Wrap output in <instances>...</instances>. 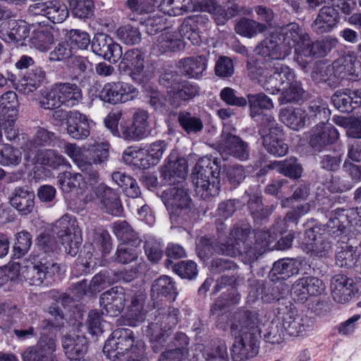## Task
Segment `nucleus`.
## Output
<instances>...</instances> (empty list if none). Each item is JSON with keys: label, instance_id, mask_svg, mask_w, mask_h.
Returning <instances> with one entry per match:
<instances>
[{"label": "nucleus", "instance_id": "obj_55", "mask_svg": "<svg viewBox=\"0 0 361 361\" xmlns=\"http://www.w3.org/2000/svg\"><path fill=\"white\" fill-rule=\"evenodd\" d=\"M223 246H225L224 243L207 237H202L197 245V253L202 261H205L213 255L214 252L219 255H222L220 251L224 250L222 247Z\"/></svg>", "mask_w": 361, "mask_h": 361}, {"label": "nucleus", "instance_id": "obj_58", "mask_svg": "<svg viewBox=\"0 0 361 361\" xmlns=\"http://www.w3.org/2000/svg\"><path fill=\"white\" fill-rule=\"evenodd\" d=\"M344 210L337 209L330 214L329 220L326 224V229L329 235L337 237L345 231V223L347 221Z\"/></svg>", "mask_w": 361, "mask_h": 361}, {"label": "nucleus", "instance_id": "obj_61", "mask_svg": "<svg viewBox=\"0 0 361 361\" xmlns=\"http://www.w3.org/2000/svg\"><path fill=\"white\" fill-rule=\"evenodd\" d=\"M312 40L307 33L298 47L295 49V61L302 68H305L309 61H312Z\"/></svg>", "mask_w": 361, "mask_h": 361}, {"label": "nucleus", "instance_id": "obj_21", "mask_svg": "<svg viewBox=\"0 0 361 361\" xmlns=\"http://www.w3.org/2000/svg\"><path fill=\"white\" fill-rule=\"evenodd\" d=\"M63 352L70 361H80L87 351V342L84 336L67 333L61 337Z\"/></svg>", "mask_w": 361, "mask_h": 361}, {"label": "nucleus", "instance_id": "obj_43", "mask_svg": "<svg viewBox=\"0 0 361 361\" xmlns=\"http://www.w3.org/2000/svg\"><path fill=\"white\" fill-rule=\"evenodd\" d=\"M306 114L308 124L316 123V126L326 124L331 115L327 106L319 100L311 101L308 104Z\"/></svg>", "mask_w": 361, "mask_h": 361}, {"label": "nucleus", "instance_id": "obj_8", "mask_svg": "<svg viewBox=\"0 0 361 361\" xmlns=\"http://www.w3.org/2000/svg\"><path fill=\"white\" fill-rule=\"evenodd\" d=\"M137 94V89L132 84L117 81L106 83L99 92V97L106 103L118 104L133 100Z\"/></svg>", "mask_w": 361, "mask_h": 361}, {"label": "nucleus", "instance_id": "obj_40", "mask_svg": "<svg viewBox=\"0 0 361 361\" xmlns=\"http://www.w3.org/2000/svg\"><path fill=\"white\" fill-rule=\"evenodd\" d=\"M311 209V204L308 202L300 204L288 211L283 219L278 218L275 220L274 228H276L278 233L285 232L290 225L296 226L299 219L307 214Z\"/></svg>", "mask_w": 361, "mask_h": 361}, {"label": "nucleus", "instance_id": "obj_11", "mask_svg": "<svg viewBox=\"0 0 361 361\" xmlns=\"http://www.w3.org/2000/svg\"><path fill=\"white\" fill-rule=\"evenodd\" d=\"M54 134L44 128H39L35 137L27 140L21 147L24 152L25 159L32 163L39 162L42 156L41 148L51 146Z\"/></svg>", "mask_w": 361, "mask_h": 361}, {"label": "nucleus", "instance_id": "obj_9", "mask_svg": "<svg viewBox=\"0 0 361 361\" xmlns=\"http://www.w3.org/2000/svg\"><path fill=\"white\" fill-rule=\"evenodd\" d=\"M259 320L256 312L250 310H240L234 315L231 325V332L233 336H240L259 340L261 330Z\"/></svg>", "mask_w": 361, "mask_h": 361}, {"label": "nucleus", "instance_id": "obj_48", "mask_svg": "<svg viewBox=\"0 0 361 361\" xmlns=\"http://www.w3.org/2000/svg\"><path fill=\"white\" fill-rule=\"evenodd\" d=\"M113 232L123 244H128L137 247L141 243L138 234L132 226L125 220L117 221L112 225Z\"/></svg>", "mask_w": 361, "mask_h": 361}, {"label": "nucleus", "instance_id": "obj_10", "mask_svg": "<svg viewBox=\"0 0 361 361\" xmlns=\"http://www.w3.org/2000/svg\"><path fill=\"white\" fill-rule=\"evenodd\" d=\"M322 231V228L316 225L305 231V242L302 248L312 257H326L331 250V242L324 233H321Z\"/></svg>", "mask_w": 361, "mask_h": 361}, {"label": "nucleus", "instance_id": "obj_64", "mask_svg": "<svg viewBox=\"0 0 361 361\" xmlns=\"http://www.w3.org/2000/svg\"><path fill=\"white\" fill-rule=\"evenodd\" d=\"M116 276L114 271L110 269L102 270L92 279L89 283V290L91 293L99 292L106 286L115 283Z\"/></svg>", "mask_w": 361, "mask_h": 361}, {"label": "nucleus", "instance_id": "obj_52", "mask_svg": "<svg viewBox=\"0 0 361 361\" xmlns=\"http://www.w3.org/2000/svg\"><path fill=\"white\" fill-rule=\"evenodd\" d=\"M112 180L121 188L126 196L137 198L141 195V191L137 181L132 176L116 171L111 175Z\"/></svg>", "mask_w": 361, "mask_h": 361}, {"label": "nucleus", "instance_id": "obj_34", "mask_svg": "<svg viewBox=\"0 0 361 361\" xmlns=\"http://www.w3.org/2000/svg\"><path fill=\"white\" fill-rule=\"evenodd\" d=\"M331 101L340 111L350 113L361 104V97L349 89H341L334 92Z\"/></svg>", "mask_w": 361, "mask_h": 361}, {"label": "nucleus", "instance_id": "obj_24", "mask_svg": "<svg viewBox=\"0 0 361 361\" xmlns=\"http://www.w3.org/2000/svg\"><path fill=\"white\" fill-rule=\"evenodd\" d=\"M35 200V192L22 186L16 187L8 196L10 204L21 215H27L32 212Z\"/></svg>", "mask_w": 361, "mask_h": 361}, {"label": "nucleus", "instance_id": "obj_16", "mask_svg": "<svg viewBox=\"0 0 361 361\" xmlns=\"http://www.w3.org/2000/svg\"><path fill=\"white\" fill-rule=\"evenodd\" d=\"M129 293L121 286H114L101 294L99 302L106 313L111 317L118 316L124 309Z\"/></svg>", "mask_w": 361, "mask_h": 361}, {"label": "nucleus", "instance_id": "obj_15", "mask_svg": "<svg viewBox=\"0 0 361 361\" xmlns=\"http://www.w3.org/2000/svg\"><path fill=\"white\" fill-rule=\"evenodd\" d=\"M295 74L293 70L286 66L276 63L273 71L264 80L262 87L270 94H277L284 90L293 82Z\"/></svg>", "mask_w": 361, "mask_h": 361}, {"label": "nucleus", "instance_id": "obj_46", "mask_svg": "<svg viewBox=\"0 0 361 361\" xmlns=\"http://www.w3.org/2000/svg\"><path fill=\"white\" fill-rule=\"evenodd\" d=\"M357 250L353 245L342 242L337 246L335 261L336 264L341 268H356L357 264Z\"/></svg>", "mask_w": 361, "mask_h": 361}, {"label": "nucleus", "instance_id": "obj_38", "mask_svg": "<svg viewBox=\"0 0 361 361\" xmlns=\"http://www.w3.org/2000/svg\"><path fill=\"white\" fill-rule=\"evenodd\" d=\"M178 67L182 75L197 79L207 68V59L204 56L186 57L179 61Z\"/></svg>", "mask_w": 361, "mask_h": 361}, {"label": "nucleus", "instance_id": "obj_30", "mask_svg": "<svg viewBox=\"0 0 361 361\" xmlns=\"http://www.w3.org/2000/svg\"><path fill=\"white\" fill-rule=\"evenodd\" d=\"M187 173V161L183 157H179L168 161L161 169V177L169 185L183 184Z\"/></svg>", "mask_w": 361, "mask_h": 361}, {"label": "nucleus", "instance_id": "obj_12", "mask_svg": "<svg viewBox=\"0 0 361 361\" xmlns=\"http://www.w3.org/2000/svg\"><path fill=\"white\" fill-rule=\"evenodd\" d=\"M93 53L102 57L110 63H116L122 56V48L115 42L109 35L97 33L91 43Z\"/></svg>", "mask_w": 361, "mask_h": 361}, {"label": "nucleus", "instance_id": "obj_39", "mask_svg": "<svg viewBox=\"0 0 361 361\" xmlns=\"http://www.w3.org/2000/svg\"><path fill=\"white\" fill-rule=\"evenodd\" d=\"M18 106V96L15 92L8 91L2 94L0 97V122L8 121L12 123L16 121Z\"/></svg>", "mask_w": 361, "mask_h": 361}, {"label": "nucleus", "instance_id": "obj_35", "mask_svg": "<svg viewBox=\"0 0 361 361\" xmlns=\"http://www.w3.org/2000/svg\"><path fill=\"white\" fill-rule=\"evenodd\" d=\"M30 35V29L24 21L13 20L8 26L0 25V38L6 42H19Z\"/></svg>", "mask_w": 361, "mask_h": 361}, {"label": "nucleus", "instance_id": "obj_25", "mask_svg": "<svg viewBox=\"0 0 361 361\" xmlns=\"http://www.w3.org/2000/svg\"><path fill=\"white\" fill-rule=\"evenodd\" d=\"M340 15L337 9L330 6H324L311 25L312 30L317 35L330 32L337 26Z\"/></svg>", "mask_w": 361, "mask_h": 361}, {"label": "nucleus", "instance_id": "obj_19", "mask_svg": "<svg viewBox=\"0 0 361 361\" xmlns=\"http://www.w3.org/2000/svg\"><path fill=\"white\" fill-rule=\"evenodd\" d=\"M361 66L360 61L353 54H348L334 61L331 66H328L326 71L332 73L338 79L352 80L357 77V69Z\"/></svg>", "mask_w": 361, "mask_h": 361}, {"label": "nucleus", "instance_id": "obj_36", "mask_svg": "<svg viewBox=\"0 0 361 361\" xmlns=\"http://www.w3.org/2000/svg\"><path fill=\"white\" fill-rule=\"evenodd\" d=\"M67 133L77 140L87 137L90 135V126L87 116L78 111H71L67 122Z\"/></svg>", "mask_w": 361, "mask_h": 361}, {"label": "nucleus", "instance_id": "obj_26", "mask_svg": "<svg viewBox=\"0 0 361 361\" xmlns=\"http://www.w3.org/2000/svg\"><path fill=\"white\" fill-rule=\"evenodd\" d=\"M338 137L337 129L331 124L315 126L310 137V145L315 151L319 152L336 143Z\"/></svg>", "mask_w": 361, "mask_h": 361}, {"label": "nucleus", "instance_id": "obj_7", "mask_svg": "<svg viewBox=\"0 0 361 361\" xmlns=\"http://www.w3.org/2000/svg\"><path fill=\"white\" fill-rule=\"evenodd\" d=\"M145 54L140 49L127 50L120 58L118 68L120 73L129 75L137 84H145L149 76L145 70Z\"/></svg>", "mask_w": 361, "mask_h": 361}, {"label": "nucleus", "instance_id": "obj_13", "mask_svg": "<svg viewBox=\"0 0 361 361\" xmlns=\"http://www.w3.org/2000/svg\"><path fill=\"white\" fill-rule=\"evenodd\" d=\"M94 192L103 212L113 216L121 215L123 206L117 190L104 183H100L95 187Z\"/></svg>", "mask_w": 361, "mask_h": 361}, {"label": "nucleus", "instance_id": "obj_31", "mask_svg": "<svg viewBox=\"0 0 361 361\" xmlns=\"http://www.w3.org/2000/svg\"><path fill=\"white\" fill-rule=\"evenodd\" d=\"M37 8L36 11H33L35 13L33 16H44L53 23H61L68 16L67 6L60 1L49 0L37 6Z\"/></svg>", "mask_w": 361, "mask_h": 361}, {"label": "nucleus", "instance_id": "obj_3", "mask_svg": "<svg viewBox=\"0 0 361 361\" xmlns=\"http://www.w3.org/2000/svg\"><path fill=\"white\" fill-rule=\"evenodd\" d=\"M221 161L218 158L203 157L197 162L192 173L195 191L203 200L216 197L220 192Z\"/></svg>", "mask_w": 361, "mask_h": 361}, {"label": "nucleus", "instance_id": "obj_6", "mask_svg": "<svg viewBox=\"0 0 361 361\" xmlns=\"http://www.w3.org/2000/svg\"><path fill=\"white\" fill-rule=\"evenodd\" d=\"M275 312L282 320L284 331L291 336L302 335L314 329V318L306 314H298L295 307L290 301L279 302Z\"/></svg>", "mask_w": 361, "mask_h": 361}, {"label": "nucleus", "instance_id": "obj_27", "mask_svg": "<svg viewBox=\"0 0 361 361\" xmlns=\"http://www.w3.org/2000/svg\"><path fill=\"white\" fill-rule=\"evenodd\" d=\"M59 271V265L54 262H46L26 266L22 269L21 279L30 285L39 286L51 271L54 273Z\"/></svg>", "mask_w": 361, "mask_h": 361}, {"label": "nucleus", "instance_id": "obj_29", "mask_svg": "<svg viewBox=\"0 0 361 361\" xmlns=\"http://www.w3.org/2000/svg\"><path fill=\"white\" fill-rule=\"evenodd\" d=\"M235 341L231 348L233 361H246L258 353L259 340L234 336Z\"/></svg>", "mask_w": 361, "mask_h": 361}, {"label": "nucleus", "instance_id": "obj_63", "mask_svg": "<svg viewBox=\"0 0 361 361\" xmlns=\"http://www.w3.org/2000/svg\"><path fill=\"white\" fill-rule=\"evenodd\" d=\"M161 10L169 16H180L192 8V0H162Z\"/></svg>", "mask_w": 361, "mask_h": 361}, {"label": "nucleus", "instance_id": "obj_62", "mask_svg": "<svg viewBox=\"0 0 361 361\" xmlns=\"http://www.w3.org/2000/svg\"><path fill=\"white\" fill-rule=\"evenodd\" d=\"M304 93L301 82L294 78L293 82L281 92L279 100L281 104L298 102L302 100Z\"/></svg>", "mask_w": 361, "mask_h": 361}, {"label": "nucleus", "instance_id": "obj_57", "mask_svg": "<svg viewBox=\"0 0 361 361\" xmlns=\"http://www.w3.org/2000/svg\"><path fill=\"white\" fill-rule=\"evenodd\" d=\"M145 332L150 341L153 343L152 348L154 352H157V344L163 345L171 334V332L169 331H165V328L160 323L157 322L155 318L154 322L149 324L147 326Z\"/></svg>", "mask_w": 361, "mask_h": 361}, {"label": "nucleus", "instance_id": "obj_47", "mask_svg": "<svg viewBox=\"0 0 361 361\" xmlns=\"http://www.w3.org/2000/svg\"><path fill=\"white\" fill-rule=\"evenodd\" d=\"M307 116L306 111L301 108H284L279 114L281 121L295 130H299L305 125Z\"/></svg>", "mask_w": 361, "mask_h": 361}, {"label": "nucleus", "instance_id": "obj_53", "mask_svg": "<svg viewBox=\"0 0 361 361\" xmlns=\"http://www.w3.org/2000/svg\"><path fill=\"white\" fill-rule=\"evenodd\" d=\"M177 119L180 126L188 135L197 134L203 129L202 119L188 111H180Z\"/></svg>", "mask_w": 361, "mask_h": 361}, {"label": "nucleus", "instance_id": "obj_4", "mask_svg": "<svg viewBox=\"0 0 361 361\" xmlns=\"http://www.w3.org/2000/svg\"><path fill=\"white\" fill-rule=\"evenodd\" d=\"M161 197L172 224L184 226L192 220L195 211L192 200L183 184H177L164 190Z\"/></svg>", "mask_w": 361, "mask_h": 361}, {"label": "nucleus", "instance_id": "obj_17", "mask_svg": "<svg viewBox=\"0 0 361 361\" xmlns=\"http://www.w3.org/2000/svg\"><path fill=\"white\" fill-rule=\"evenodd\" d=\"M220 149L226 154L242 161H247L250 156L249 144L231 132L223 131Z\"/></svg>", "mask_w": 361, "mask_h": 361}, {"label": "nucleus", "instance_id": "obj_20", "mask_svg": "<svg viewBox=\"0 0 361 361\" xmlns=\"http://www.w3.org/2000/svg\"><path fill=\"white\" fill-rule=\"evenodd\" d=\"M200 92L197 84L182 79L177 87L169 92L167 102L173 108H178L199 96Z\"/></svg>", "mask_w": 361, "mask_h": 361}, {"label": "nucleus", "instance_id": "obj_56", "mask_svg": "<svg viewBox=\"0 0 361 361\" xmlns=\"http://www.w3.org/2000/svg\"><path fill=\"white\" fill-rule=\"evenodd\" d=\"M267 30V25L247 18H242L235 26V30L238 34L248 38L253 37L258 32L262 33Z\"/></svg>", "mask_w": 361, "mask_h": 361}, {"label": "nucleus", "instance_id": "obj_59", "mask_svg": "<svg viewBox=\"0 0 361 361\" xmlns=\"http://www.w3.org/2000/svg\"><path fill=\"white\" fill-rule=\"evenodd\" d=\"M84 175L85 176L79 173H72L70 171H65L59 174L58 182L64 192H69L80 188L81 182L85 178L92 180L85 174Z\"/></svg>", "mask_w": 361, "mask_h": 361}, {"label": "nucleus", "instance_id": "obj_28", "mask_svg": "<svg viewBox=\"0 0 361 361\" xmlns=\"http://www.w3.org/2000/svg\"><path fill=\"white\" fill-rule=\"evenodd\" d=\"M255 51L262 58L274 61L284 59L288 56L276 32L271 33L259 43Z\"/></svg>", "mask_w": 361, "mask_h": 361}, {"label": "nucleus", "instance_id": "obj_41", "mask_svg": "<svg viewBox=\"0 0 361 361\" xmlns=\"http://www.w3.org/2000/svg\"><path fill=\"white\" fill-rule=\"evenodd\" d=\"M62 105L72 107L78 104L82 99L81 89L74 83L59 82L55 84Z\"/></svg>", "mask_w": 361, "mask_h": 361}, {"label": "nucleus", "instance_id": "obj_2", "mask_svg": "<svg viewBox=\"0 0 361 361\" xmlns=\"http://www.w3.org/2000/svg\"><path fill=\"white\" fill-rule=\"evenodd\" d=\"M103 352L114 361H149L144 342L135 341L134 334L129 329L115 330L105 342Z\"/></svg>", "mask_w": 361, "mask_h": 361}, {"label": "nucleus", "instance_id": "obj_45", "mask_svg": "<svg viewBox=\"0 0 361 361\" xmlns=\"http://www.w3.org/2000/svg\"><path fill=\"white\" fill-rule=\"evenodd\" d=\"M146 299L147 295L142 292H137L131 297V302L127 315L129 325L136 326L145 320L144 305Z\"/></svg>", "mask_w": 361, "mask_h": 361}, {"label": "nucleus", "instance_id": "obj_14", "mask_svg": "<svg viewBox=\"0 0 361 361\" xmlns=\"http://www.w3.org/2000/svg\"><path fill=\"white\" fill-rule=\"evenodd\" d=\"M56 350V336L41 333L37 343L30 348L26 357L28 361H59L54 354Z\"/></svg>", "mask_w": 361, "mask_h": 361}, {"label": "nucleus", "instance_id": "obj_44", "mask_svg": "<svg viewBox=\"0 0 361 361\" xmlns=\"http://www.w3.org/2000/svg\"><path fill=\"white\" fill-rule=\"evenodd\" d=\"M282 132L262 135V145L265 150L276 157L285 156L288 152V146L282 137Z\"/></svg>", "mask_w": 361, "mask_h": 361}, {"label": "nucleus", "instance_id": "obj_51", "mask_svg": "<svg viewBox=\"0 0 361 361\" xmlns=\"http://www.w3.org/2000/svg\"><path fill=\"white\" fill-rule=\"evenodd\" d=\"M247 103L250 106V116L254 118L262 114V110H270L274 108L272 100L264 93L247 94Z\"/></svg>", "mask_w": 361, "mask_h": 361}, {"label": "nucleus", "instance_id": "obj_18", "mask_svg": "<svg viewBox=\"0 0 361 361\" xmlns=\"http://www.w3.org/2000/svg\"><path fill=\"white\" fill-rule=\"evenodd\" d=\"M331 290L333 299L344 304L359 292V285L346 275L336 274L331 278Z\"/></svg>", "mask_w": 361, "mask_h": 361}, {"label": "nucleus", "instance_id": "obj_22", "mask_svg": "<svg viewBox=\"0 0 361 361\" xmlns=\"http://www.w3.org/2000/svg\"><path fill=\"white\" fill-rule=\"evenodd\" d=\"M86 149H82L75 144L68 143L64 146V152L76 164L79 169L92 181L97 182L99 173L90 161L87 160Z\"/></svg>", "mask_w": 361, "mask_h": 361}, {"label": "nucleus", "instance_id": "obj_42", "mask_svg": "<svg viewBox=\"0 0 361 361\" xmlns=\"http://www.w3.org/2000/svg\"><path fill=\"white\" fill-rule=\"evenodd\" d=\"M46 73L40 67H35L27 72L16 87L19 92L27 94L37 90L45 80Z\"/></svg>", "mask_w": 361, "mask_h": 361}, {"label": "nucleus", "instance_id": "obj_5", "mask_svg": "<svg viewBox=\"0 0 361 361\" xmlns=\"http://www.w3.org/2000/svg\"><path fill=\"white\" fill-rule=\"evenodd\" d=\"M251 226L245 222L235 224L229 233V240L224 243L220 252L222 255L236 257L244 256L246 260L251 262L257 259L256 247L252 246L250 238Z\"/></svg>", "mask_w": 361, "mask_h": 361}, {"label": "nucleus", "instance_id": "obj_50", "mask_svg": "<svg viewBox=\"0 0 361 361\" xmlns=\"http://www.w3.org/2000/svg\"><path fill=\"white\" fill-rule=\"evenodd\" d=\"M202 18L200 16L185 18L178 28L180 36L194 45L200 44L202 41L197 25Z\"/></svg>", "mask_w": 361, "mask_h": 361}, {"label": "nucleus", "instance_id": "obj_54", "mask_svg": "<svg viewBox=\"0 0 361 361\" xmlns=\"http://www.w3.org/2000/svg\"><path fill=\"white\" fill-rule=\"evenodd\" d=\"M179 310L173 307H164L158 308L155 312L154 318L160 323L165 331L171 330L176 326L178 322Z\"/></svg>", "mask_w": 361, "mask_h": 361}, {"label": "nucleus", "instance_id": "obj_32", "mask_svg": "<svg viewBox=\"0 0 361 361\" xmlns=\"http://www.w3.org/2000/svg\"><path fill=\"white\" fill-rule=\"evenodd\" d=\"M178 295L175 282L170 276L162 275L152 282L151 297L153 300L164 297L169 302H174Z\"/></svg>", "mask_w": 361, "mask_h": 361}, {"label": "nucleus", "instance_id": "obj_1", "mask_svg": "<svg viewBox=\"0 0 361 361\" xmlns=\"http://www.w3.org/2000/svg\"><path fill=\"white\" fill-rule=\"evenodd\" d=\"M53 231L41 233L37 238L39 250L44 253H56L63 247L64 251L72 257L77 255L80 241V229L75 219L65 214L58 219L53 226Z\"/></svg>", "mask_w": 361, "mask_h": 361}, {"label": "nucleus", "instance_id": "obj_60", "mask_svg": "<svg viewBox=\"0 0 361 361\" xmlns=\"http://www.w3.org/2000/svg\"><path fill=\"white\" fill-rule=\"evenodd\" d=\"M21 152L11 145L0 142V164L4 166H17L21 162Z\"/></svg>", "mask_w": 361, "mask_h": 361}, {"label": "nucleus", "instance_id": "obj_49", "mask_svg": "<svg viewBox=\"0 0 361 361\" xmlns=\"http://www.w3.org/2000/svg\"><path fill=\"white\" fill-rule=\"evenodd\" d=\"M155 47L160 54L178 51L183 49V42L176 32L166 31L158 36Z\"/></svg>", "mask_w": 361, "mask_h": 361}, {"label": "nucleus", "instance_id": "obj_33", "mask_svg": "<svg viewBox=\"0 0 361 361\" xmlns=\"http://www.w3.org/2000/svg\"><path fill=\"white\" fill-rule=\"evenodd\" d=\"M275 65V61L262 57L247 61L246 64L247 75L251 80H257L262 86L264 80L273 71Z\"/></svg>", "mask_w": 361, "mask_h": 361}, {"label": "nucleus", "instance_id": "obj_23", "mask_svg": "<svg viewBox=\"0 0 361 361\" xmlns=\"http://www.w3.org/2000/svg\"><path fill=\"white\" fill-rule=\"evenodd\" d=\"M279 37L283 49L288 56L293 48L298 47L303 38L307 35L302 28L296 23H290L282 26L276 31Z\"/></svg>", "mask_w": 361, "mask_h": 361}, {"label": "nucleus", "instance_id": "obj_37", "mask_svg": "<svg viewBox=\"0 0 361 361\" xmlns=\"http://www.w3.org/2000/svg\"><path fill=\"white\" fill-rule=\"evenodd\" d=\"M302 262L295 258H283L275 262L270 271L269 276H276L277 280H286L298 274Z\"/></svg>", "mask_w": 361, "mask_h": 361}]
</instances>
